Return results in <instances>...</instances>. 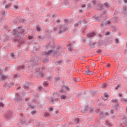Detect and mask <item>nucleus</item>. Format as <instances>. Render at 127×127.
Segmentation results:
<instances>
[{
	"instance_id": "f257e3e1",
	"label": "nucleus",
	"mask_w": 127,
	"mask_h": 127,
	"mask_svg": "<svg viewBox=\"0 0 127 127\" xmlns=\"http://www.w3.org/2000/svg\"><path fill=\"white\" fill-rule=\"evenodd\" d=\"M47 48L48 49H50V50H49L48 52L44 51L43 52V54L46 56L47 57H48V56L51 55L52 54V52H53L54 54H57L58 53V49H59V47L57 48L56 50H54V48H55V46L54 45H52V46H50V44H49L48 46H47Z\"/></svg>"
},
{
	"instance_id": "f03ea898",
	"label": "nucleus",
	"mask_w": 127,
	"mask_h": 127,
	"mask_svg": "<svg viewBox=\"0 0 127 127\" xmlns=\"http://www.w3.org/2000/svg\"><path fill=\"white\" fill-rule=\"evenodd\" d=\"M20 28H21V26L18 27V29L19 31H17L16 29H14L13 30V34L14 35H16L14 38V40L15 41H18V42H19V40H20V36H19V33H22L24 31V30L23 29Z\"/></svg>"
},
{
	"instance_id": "7ed1b4c3",
	"label": "nucleus",
	"mask_w": 127,
	"mask_h": 127,
	"mask_svg": "<svg viewBox=\"0 0 127 127\" xmlns=\"http://www.w3.org/2000/svg\"><path fill=\"white\" fill-rule=\"evenodd\" d=\"M39 63V59L37 57L35 56L31 59L29 64L31 66H34V65H38Z\"/></svg>"
},
{
	"instance_id": "20e7f679",
	"label": "nucleus",
	"mask_w": 127,
	"mask_h": 127,
	"mask_svg": "<svg viewBox=\"0 0 127 127\" xmlns=\"http://www.w3.org/2000/svg\"><path fill=\"white\" fill-rule=\"evenodd\" d=\"M66 30L67 27H65V25H61L60 27V30L59 32V34H61V33H63V32H65V31H66Z\"/></svg>"
},
{
	"instance_id": "39448f33",
	"label": "nucleus",
	"mask_w": 127,
	"mask_h": 127,
	"mask_svg": "<svg viewBox=\"0 0 127 127\" xmlns=\"http://www.w3.org/2000/svg\"><path fill=\"white\" fill-rule=\"evenodd\" d=\"M87 111H89V113H92L93 109L88 107V106H86L85 108L81 109L82 113H87Z\"/></svg>"
},
{
	"instance_id": "423d86ee",
	"label": "nucleus",
	"mask_w": 127,
	"mask_h": 127,
	"mask_svg": "<svg viewBox=\"0 0 127 127\" xmlns=\"http://www.w3.org/2000/svg\"><path fill=\"white\" fill-rule=\"evenodd\" d=\"M121 12L123 15H127V7H123L121 9Z\"/></svg>"
},
{
	"instance_id": "0eeeda50",
	"label": "nucleus",
	"mask_w": 127,
	"mask_h": 127,
	"mask_svg": "<svg viewBox=\"0 0 127 127\" xmlns=\"http://www.w3.org/2000/svg\"><path fill=\"white\" fill-rule=\"evenodd\" d=\"M12 117V112L11 111H8L5 115L6 119H10Z\"/></svg>"
},
{
	"instance_id": "6e6552de",
	"label": "nucleus",
	"mask_w": 127,
	"mask_h": 127,
	"mask_svg": "<svg viewBox=\"0 0 127 127\" xmlns=\"http://www.w3.org/2000/svg\"><path fill=\"white\" fill-rule=\"evenodd\" d=\"M36 74L37 75H39V76H40V77H42L43 76H44V75L43 74V73H41L40 72V70L39 69V68H38V70H36Z\"/></svg>"
},
{
	"instance_id": "1a4fd4ad",
	"label": "nucleus",
	"mask_w": 127,
	"mask_h": 127,
	"mask_svg": "<svg viewBox=\"0 0 127 127\" xmlns=\"http://www.w3.org/2000/svg\"><path fill=\"white\" fill-rule=\"evenodd\" d=\"M97 9L98 10H103V4H98L97 6Z\"/></svg>"
},
{
	"instance_id": "9d476101",
	"label": "nucleus",
	"mask_w": 127,
	"mask_h": 127,
	"mask_svg": "<svg viewBox=\"0 0 127 127\" xmlns=\"http://www.w3.org/2000/svg\"><path fill=\"white\" fill-rule=\"evenodd\" d=\"M28 108H29V109H36V106H35V105H32L30 103H28Z\"/></svg>"
},
{
	"instance_id": "9b49d317",
	"label": "nucleus",
	"mask_w": 127,
	"mask_h": 127,
	"mask_svg": "<svg viewBox=\"0 0 127 127\" xmlns=\"http://www.w3.org/2000/svg\"><path fill=\"white\" fill-rule=\"evenodd\" d=\"M96 35V34L95 33V32H92V33H90L89 34H87V37H94V36H95V35Z\"/></svg>"
},
{
	"instance_id": "f8f14e48",
	"label": "nucleus",
	"mask_w": 127,
	"mask_h": 127,
	"mask_svg": "<svg viewBox=\"0 0 127 127\" xmlns=\"http://www.w3.org/2000/svg\"><path fill=\"white\" fill-rule=\"evenodd\" d=\"M16 96L17 97H18L17 98H16V100L18 102H21V101H22V99L21 98V97H20V94L19 93H17L16 94Z\"/></svg>"
},
{
	"instance_id": "ddd939ff",
	"label": "nucleus",
	"mask_w": 127,
	"mask_h": 127,
	"mask_svg": "<svg viewBox=\"0 0 127 127\" xmlns=\"http://www.w3.org/2000/svg\"><path fill=\"white\" fill-rule=\"evenodd\" d=\"M0 78L1 81H3L4 80H5L6 78H7V76L4 75V74H1L0 76Z\"/></svg>"
},
{
	"instance_id": "4468645a",
	"label": "nucleus",
	"mask_w": 127,
	"mask_h": 127,
	"mask_svg": "<svg viewBox=\"0 0 127 127\" xmlns=\"http://www.w3.org/2000/svg\"><path fill=\"white\" fill-rule=\"evenodd\" d=\"M85 73L86 75H92L93 74V71H90L89 69L85 70Z\"/></svg>"
},
{
	"instance_id": "2eb2a0df",
	"label": "nucleus",
	"mask_w": 127,
	"mask_h": 127,
	"mask_svg": "<svg viewBox=\"0 0 127 127\" xmlns=\"http://www.w3.org/2000/svg\"><path fill=\"white\" fill-rule=\"evenodd\" d=\"M66 98H67V96L64 94L61 95V99L62 101H65Z\"/></svg>"
},
{
	"instance_id": "dca6fc26",
	"label": "nucleus",
	"mask_w": 127,
	"mask_h": 127,
	"mask_svg": "<svg viewBox=\"0 0 127 127\" xmlns=\"http://www.w3.org/2000/svg\"><path fill=\"white\" fill-rule=\"evenodd\" d=\"M105 125L107 126V127H112V123H110L108 121H106L105 122Z\"/></svg>"
},
{
	"instance_id": "f3484780",
	"label": "nucleus",
	"mask_w": 127,
	"mask_h": 127,
	"mask_svg": "<svg viewBox=\"0 0 127 127\" xmlns=\"http://www.w3.org/2000/svg\"><path fill=\"white\" fill-rule=\"evenodd\" d=\"M93 18H95L97 21H99L100 19L102 18V15L93 17Z\"/></svg>"
},
{
	"instance_id": "a211bd4d",
	"label": "nucleus",
	"mask_w": 127,
	"mask_h": 127,
	"mask_svg": "<svg viewBox=\"0 0 127 127\" xmlns=\"http://www.w3.org/2000/svg\"><path fill=\"white\" fill-rule=\"evenodd\" d=\"M89 46L90 47H92V48H94L95 47V45H96V43H92V42L90 41L89 43Z\"/></svg>"
},
{
	"instance_id": "6ab92c4d",
	"label": "nucleus",
	"mask_w": 127,
	"mask_h": 127,
	"mask_svg": "<svg viewBox=\"0 0 127 127\" xmlns=\"http://www.w3.org/2000/svg\"><path fill=\"white\" fill-rule=\"evenodd\" d=\"M119 107V104L116 103V104H115L114 105H113V109H114V110H118V108Z\"/></svg>"
},
{
	"instance_id": "aec40b11",
	"label": "nucleus",
	"mask_w": 127,
	"mask_h": 127,
	"mask_svg": "<svg viewBox=\"0 0 127 127\" xmlns=\"http://www.w3.org/2000/svg\"><path fill=\"white\" fill-rule=\"evenodd\" d=\"M24 65H19L18 67H17V70H23V69H24Z\"/></svg>"
},
{
	"instance_id": "412c9836",
	"label": "nucleus",
	"mask_w": 127,
	"mask_h": 127,
	"mask_svg": "<svg viewBox=\"0 0 127 127\" xmlns=\"http://www.w3.org/2000/svg\"><path fill=\"white\" fill-rule=\"evenodd\" d=\"M23 87L25 89V90H26V91H27V90H28V89H29V85H28V84H27V85H24Z\"/></svg>"
},
{
	"instance_id": "4be33fe9",
	"label": "nucleus",
	"mask_w": 127,
	"mask_h": 127,
	"mask_svg": "<svg viewBox=\"0 0 127 127\" xmlns=\"http://www.w3.org/2000/svg\"><path fill=\"white\" fill-rule=\"evenodd\" d=\"M121 101L122 103H127V98H122V99H121Z\"/></svg>"
},
{
	"instance_id": "5701e85b",
	"label": "nucleus",
	"mask_w": 127,
	"mask_h": 127,
	"mask_svg": "<svg viewBox=\"0 0 127 127\" xmlns=\"http://www.w3.org/2000/svg\"><path fill=\"white\" fill-rule=\"evenodd\" d=\"M123 123L125 124V125H127V117H124L123 118Z\"/></svg>"
},
{
	"instance_id": "b1692460",
	"label": "nucleus",
	"mask_w": 127,
	"mask_h": 127,
	"mask_svg": "<svg viewBox=\"0 0 127 127\" xmlns=\"http://www.w3.org/2000/svg\"><path fill=\"white\" fill-rule=\"evenodd\" d=\"M73 80L75 81L76 82H80V81H81V78H80V77H78L77 78H74Z\"/></svg>"
},
{
	"instance_id": "393cba45",
	"label": "nucleus",
	"mask_w": 127,
	"mask_h": 127,
	"mask_svg": "<svg viewBox=\"0 0 127 127\" xmlns=\"http://www.w3.org/2000/svg\"><path fill=\"white\" fill-rule=\"evenodd\" d=\"M67 46L68 47V50H69V51H72V47L71 46V44H69L67 45Z\"/></svg>"
},
{
	"instance_id": "a878e982",
	"label": "nucleus",
	"mask_w": 127,
	"mask_h": 127,
	"mask_svg": "<svg viewBox=\"0 0 127 127\" xmlns=\"http://www.w3.org/2000/svg\"><path fill=\"white\" fill-rule=\"evenodd\" d=\"M62 63V61H61H61H57L56 62V65H59V64H60Z\"/></svg>"
},
{
	"instance_id": "bb28decb",
	"label": "nucleus",
	"mask_w": 127,
	"mask_h": 127,
	"mask_svg": "<svg viewBox=\"0 0 127 127\" xmlns=\"http://www.w3.org/2000/svg\"><path fill=\"white\" fill-rule=\"evenodd\" d=\"M43 86L44 87H47L48 86V83L47 81H45L43 82Z\"/></svg>"
},
{
	"instance_id": "cd10ccee",
	"label": "nucleus",
	"mask_w": 127,
	"mask_h": 127,
	"mask_svg": "<svg viewBox=\"0 0 127 127\" xmlns=\"http://www.w3.org/2000/svg\"><path fill=\"white\" fill-rule=\"evenodd\" d=\"M36 114V111H35V110H33L31 112V115H32V116H33L34 115H35Z\"/></svg>"
},
{
	"instance_id": "c85d7f7f",
	"label": "nucleus",
	"mask_w": 127,
	"mask_h": 127,
	"mask_svg": "<svg viewBox=\"0 0 127 127\" xmlns=\"http://www.w3.org/2000/svg\"><path fill=\"white\" fill-rule=\"evenodd\" d=\"M36 29H37V31L38 32H40V31H41V29L38 26H37Z\"/></svg>"
},
{
	"instance_id": "c756f323",
	"label": "nucleus",
	"mask_w": 127,
	"mask_h": 127,
	"mask_svg": "<svg viewBox=\"0 0 127 127\" xmlns=\"http://www.w3.org/2000/svg\"><path fill=\"white\" fill-rule=\"evenodd\" d=\"M104 5L106 7V8H109V4H108V2H105Z\"/></svg>"
},
{
	"instance_id": "7c9ffc66",
	"label": "nucleus",
	"mask_w": 127,
	"mask_h": 127,
	"mask_svg": "<svg viewBox=\"0 0 127 127\" xmlns=\"http://www.w3.org/2000/svg\"><path fill=\"white\" fill-rule=\"evenodd\" d=\"M106 87H107V84L104 83L102 84L101 88H103V89H104V88H106Z\"/></svg>"
},
{
	"instance_id": "2f4dec72",
	"label": "nucleus",
	"mask_w": 127,
	"mask_h": 127,
	"mask_svg": "<svg viewBox=\"0 0 127 127\" xmlns=\"http://www.w3.org/2000/svg\"><path fill=\"white\" fill-rule=\"evenodd\" d=\"M110 23H111V21H110V20H108L107 21H106L105 23V25H109V24H110Z\"/></svg>"
},
{
	"instance_id": "473e14b6",
	"label": "nucleus",
	"mask_w": 127,
	"mask_h": 127,
	"mask_svg": "<svg viewBox=\"0 0 127 127\" xmlns=\"http://www.w3.org/2000/svg\"><path fill=\"white\" fill-rule=\"evenodd\" d=\"M118 102V99H112L111 100V103H117Z\"/></svg>"
},
{
	"instance_id": "72a5a7b5",
	"label": "nucleus",
	"mask_w": 127,
	"mask_h": 127,
	"mask_svg": "<svg viewBox=\"0 0 127 127\" xmlns=\"http://www.w3.org/2000/svg\"><path fill=\"white\" fill-rule=\"evenodd\" d=\"M75 122L76 123V124H79V122H80V120H79V118H76L75 119Z\"/></svg>"
},
{
	"instance_id": "f704fd0d",
	"label": "nucleus",
	"mask_w": 127,
	"mask_h": 127,
	"mask_svg": "<svg viewBox=\"0 0 127 127\" xmlns=\"http://www.w3.org/2000/svg\"><path fill=\"white\" fill-rule=\"evenodd\" d=\"M59 80H60V77H55V80L56 81V82H59Z\"/></svg>"
},
{
	"instance_id": "c9c22d12",
	"label": "nucleus",
	"mask_w": 127,
	"mask_h": 127,
	"mask_svg": "<svg viewBox=\"0 0 127 127\" xmlns=\"http://www.w3.org/2000/svg\"><path fill=\"white\" fill-rule=\"evenodd\" d=\"M24 20H25L24 19L21 18L20 19L19 22H20L21 23H22L24 22Z\"/></svg>"
},
{
	"instance_id": "e433bc0d",
	"label": "nucleus",
	"mask_w": 127,
	"mask_h": 127,
	"mask_svg": "<svg viewBox=\"0 0 127 127\" xmlns=\"http://www.w3.org/2000/svg\"><path fill=\"white\" fill-rule=\"evenodd\" d=\"M112 19H114L116 22L119 21V18H118L117 17H115L114 18H112Z\"/></svg>"
},
{
	"instance_id": "4c0bfd02",
	"label": "nucleus",
	"mask_w": 127,
	"mask_h": 127,
	"mask_svg": "<svg viewBox=\"0 0 127 127\" xmlns=\"http://www.w3.org/2000/svg\"><path fill=\"white\" fill-rule=\"evenodd\" d=\"M45 117H49L50 116V114L49 113H46L44 114Z\"/></svg>"
},
{
	"instance_id": "58836bf2",
	"label": "nucleus",
	"mask_w": 127,
	"mask_h": 127,
	"mask_svg": "<svg viewBox=\"0 0 127 127\" xmlns=\"http://www.w3.org/2000/svg\"><path fill=\"white\" fill-rule=\"evenodd\" d=\"M28 39H29V40H30L32 39V38H33V36H29L28 37Z\"/></svg>"
},
{
	"instance_id": "ea45409f",
	"label": "nucleus",
	"mask_w": 127,
	"mask_h": 127,
	"mask_svg": "<svg viewBox=\"0 0 127 127\" xmlns=\"http://www.w3.org/2000/svg\"><path fill=\"white\" fill-rule=\"evenodd\" d=\"M120 87H121V84H118L117 86L115 88V90H118V89H119V88H120Z\"/></svg>"
},
{
	"instance_id": "a19ab883",
	"label": "nucleus",
	"mask_w": 127,
	"mask_h": 127,
	"mask_svg": "<svg viewBox=\"0 0 127 127\" xmlns=\"http://www.w3.org/2000/svg\"><path fill=\"white\" fill-rule=\"evenodd\" d=\"M105 75H106V76H108V75H110V71H106V72H105Z\"/></svg>"
},
{
	"instance_id": "79ce46f5",
	"label": "nucleus",
	"mask_w": 127,
	"mask_h": 127,
	"mask_svg": "<svg viewBox=\"0 0 127 127\" xmlns=\"http://www.w3.org/2000/svg\"><path fill=\"white\" fill-rule=\"evenodd\" d=\"M24 123H25V119H24L23 120H22L21 122V125H23Z\"/></svg>"
},
{
	"instance_id": "37998d69",
	"label": "nucleus",
	"mask_w": 127,
	"mask_h": 127,
	"mask_svg": "<svg viewBox=\"0 0 127 127\" xmlns=\"http://www.w3.org/2000/svg\"><path fill=\"white\" fill-rule=\"evenodd\" d=\"M115 110L116 109H112L111 111V114H114V112H115Z\"/></svg>"
},
{
	"instance_id": "c03bdc74",
	"label": "nucleus",
	"mask_w": 127,
	"mask_h": 127,
	"mask_svg": "<svg viewBox=\"0 0 127 127\" xmlns=\"http://www.w3.org/2000/svg\"><path fill=\"white\" fill-rule=\"evenodd\" d=\"M13 7L15 9H17V8H18V6L16 5H13Z\"/></svg>"
},
{
	"instance_id": "a18cd8bd",
	"label": "nucleus",
	"mask_w": 127,
	"mask_h": 127,
	"mask_svg": "<svg viewBox=\"0 0 127 127\" xmlns=\"http://www.w3.org/2000/svg\"><path fill=\"white\" fill-rule=\"evenodd\" d=\"M96 52L98 53V54H100V53L102 52V51H101V50H98Z\"/></svg>"
},
{
	"instance_id": "49530a36",
	"label": "nucleus",
	"mask_w": 127,
	"mask_h": 127,
	"mask_svg": "<svg viewBox=\"0 0 127 127\" xmlns=\"http://www.w3.org/2000/svg\"><path fill=\"white\" fill-rule=\"evenodd\" d=\"M65 89L66 91H69V87L68 86H65Z\"/></svg>"
},
{
	"instance_id": "de8ad7c7",
	"label": "nucleus",
	"mask_w": 127,
	"mask_h": 127,
	"mask_svg": "<svg viewBox=\"0 0 127 127\" xmlns=\"http://www.w3.org/2000/svg\"><path fill=\"white\" fill-rule=\"evenodd\" d=\"M10 56H11V58H13L14 57V55L13 53H11Z\"/></svg>"
},
{
	"instance_id": "09e8293b",
	"label": "nucleus",
	"mask_w": 127,
	"mask_h": 127,
	"mask_svg": "<svg viewBox=\"0 0 127 127\" xmlns=\"http://www.w3.org/2000/svg\"><path fill=\"white\" fill-rule=\"evenodd\" d=\"M43 62L44 63H47V62H48V60H44Z\"/></svg>"
},
{
	"instance_id": "8fccbe9b",
	"label": "nucleus",
	"mask_w": 127,
	"mask_h": 127,
	"mask_svg": "<svg viewBox=\"0 0 127 127\" xmlns=\"http://www.w3.org/2000/svg\"><path fill=\"white\" fill-rule=\"evenodd\" d=\"M115 43H119V39H115Z\"/></svg>"
},
{
	"instance_id": "3c124183",
	"label": "nucleus",
	"mask_w": 127,
	"mask_h": 127,
	"mask_svg": "<svg viewBox=\"0 0 127 127\" xmlns=\"http://www.w3.org/2000/svg\"><path fill=\"white\" fill-rule=\"evenodd\" d=\"M49 112H52V111H53V108L52 107H51L49 109Z\"/></svg>"
},
{
	"instance_id": "603ef678",
	"label": "nucleus",
	"mask_w": 127,
	"mask_h": 127,
	"mask_svg": "<svg viewBox=\"0 0 127 127\" xmlns=\"http://www.w3.org/2000/svg\"><path fill=\"white\" fill-rule=\"evenodd\" d=\"M110 32L108 31L105 33V35H110Z\"/></svg>"
},
{
	"instance_id": "864d4df0",
	"label": "nucleus",
	"mask_w": 127,
	"mask_h": 127,
	"mask_svg": "<svg viewBox=\"0 0 127 127\" xmlns=\"http://www.w3.org/2000/svg\"><path fill=\"white\" fill-rule=\"evenodd\" d=\"M3 103H2V102H0V107H3Z\"/></svg>"
},
{
	"instance_id": "5fc2aeb1",
	"label": "nucleus",
	"mask_w": 127,
	"mask_h": 127,
	"mask_svg": "<svg viewBox=\"0 0 127 127\" xmlns=\"http://www.w3.org/2000/svg\"><path fill=\"white\" fill-rule=\"evenodd\" d=\"M92 3H93V5H95V4H96V1H92Z\"/></svg>"
},
{
	"instance_id": "6e6d98bb",
	"label": "nucleus",
	"mask_w": 127,
	"mask_h": 127,
	"mask_svg": "<svg viewBox=\"0 0 127 127\" xmlns=\"http://www.w3.org/2000/svg\"><path fill=\"white\" fill-rule=\"evenodd\" d=\"M82 41H83V42H86V38H82Z\"/></svg>"
},
{
	"instance_id": "4d7b16f0",
	"label": "nucleus",
	"mask_w": 127,
	"mask_h": 127,
	"mask_svg": "<svg viewBox=\"0 0 127 127\" xmlns=\"http://www.w3.org/2000/svg\"><path fill=\"white\" fill-rule=\"evenodd\" d=\"M17 76H18V74H15L14 75V78H17Z\"/></svg>"
},
{
	"instance_id": "13d9d810",
	"label": "nucleus",
	"mask_w": 127,
	"mask_h": 127,
	"mask_svg": "<svg viewBox=\"0 0 127 127\" xmlns=\"http://www.w3.org/2000/svg\"><path fill=\"white\" fill-rule=\"evenodd\" d=\"M91 66H92V67H95V66H96V64L95 63H92L91 64Z\"/></svg>"
},
{
	"instance_id": "bf43d9fd",
	"label": "nucleus",
	"mask_w": 127,
	"mask_h": 127,
	"mask_svg": "<svg viewBox=\"0 0 127 127\" xmlns=\"http://www.w3.org/2000/svg\"><path fill=\"white\" fill-rule=\"evenodd\" d=\"M59 92H60V93H61L62 94H63V93H64V91H63V89L60 90L59 91Z\"/></svg>"
},
{
	"instance_id": "052dcab7",
	"label": "nucleus",
	"mask_w": 127,
	"mask_h": 127,
	"mask_svg": "<svg viewBox=\"0 0 127 127\" xmlns=\"http://www.w3.org/2000/svg\"><path fill=\"white\" fill-rule=\"evenodd\" d=\"M82 22H83L84 24L86 23L87 21L86 20H83Z\"/></svg>"
},
{
	"instance_id": "680f3d73",
	"label": "nucleus",
	"mask_w": 127,
	"mask_h": 127,
	"mask_svg": "<svg viewBox=\"0 0 127 127\" xmlns=\"http://www.w3.org/2000/svg\"><path fill=\"white\" fill-rule=\"evenodd\" d=\"M2 14L3 15H4L5 14V11H2Z\"/></svg>"
},
{
	"instance_id": "e2e57ef3",
	"label": "nucleus",
	"mask_w": 127,
	"mask_h": 127,
	"mask_svg": "<svg viewBox=\"0 0 127 127\" xmlns=\"http://www.w3.org/2000/svg\"><path fill=\"white\" fill-rule=\"evenodd\" d=\"M64 21L65 23H68V20H67V19H64Z\"/></svg>"
},
{
	"instance_id": "0e129e2a",
	"label": "nucleus",
	"mask_w": 127,
	"mask_h": 127,
	"mask_svg": "<svg viewBox=\"0 0 127 127\" xmlns=\"http://www.w3.org/2000/svg\"><path fill=\"white\" fill-rule=\"evenodd\" d=\"M81 7H86V4H84L81 5Z\"/></svg>"
},
{
	"instance_id": "69168bd1",
	"label": "nucleus",
	"mask_w": 127,
	"mask_h": 127,
	"mask_svg": "<svg viewBox=\"0 0 127 127\" xmlns=\"http://www.w3.org/2000/svg\"><path fill=\"white\" fill-rule=\"evenodd\" d=\"M10 86H13V85H14V83L10 82Z\"/></svg>"
},
{
	"instance_id": "338daca9",
	"label": "nucleus",
	"mask_w": 127,
	"mask_h": 127,
	"mask_svg": "<svg viewBox=\"0 0 127 127\" xmlns=\"http://www.w3.org/2000/svg\"><path fill=\"white\" fill-rule=\"evenodd\" d=\"M53 30H54V31H57V28H54Z\"/></svg>"
},
{
	"instance_id": "774afa93",
	"label": "nucleus",
	"mask_w": 127,
	"mask_h": 127,
	"mask_svg": "<svg viewBox=\"0 0 127 127\" xmlns=\"http://www.w3.org/2000/svg\"><path fill=\"white\" fill-rule=\"evenodd\" d=\"M78 23H75L74 24V26L76 27V26H78Z\"/></svg>"
}]
</instances>
